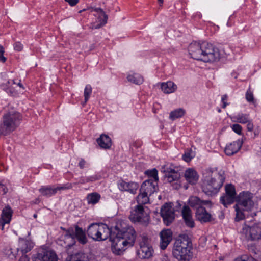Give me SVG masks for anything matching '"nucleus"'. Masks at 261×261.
<instances>
[{"instance_id": "nucleus-1", "label": "nucleus", "mask_w": 261, "mask_h": 261, "mask_svg": "<svg viewBox=\"0 0 261 261\" xmlns=\"http://www.w3.org/2000/svg\"><path fill=\"white\" fill-rule=\"evenodd\" d=\"M136 238V233L132 226L124 222L116 223L111 228V241L112 250L116 255L121 254L126 246H133Z\"/></svg>"}, {"instance_id": "nucleus-2", "label": "nucleus", "mask_w": 261, "mask_h": 261, "mask_svg": "<svg viewBox=\"0 0 261 261\" xmlns=\"http://www.w3.org/2000/svg\"><path fill=\"white\" fill-rule=\"evenodd\" d=\"M203 178L202 190L210 195L216 194L219 191L225 179L224 172H218L212 169L204 171Z\"/></svg>"}, {"instance_id": "nucleus-3", "label": "nucleus", "mask_w": 261, "mask_h": 261, "mask_svg": "<svg viewBox=\"0 0 261 261\" xmlns=\"http://www.w3.org/2000/svg\"><path fill=\"white\" fill-rule=\"evenodd\" d=\"M22 120L21 114L15 111L7 112L3 117V122L0 124V136H7L14 131Z\"/></svg>"}, {"instance_id": "nucleus-4", "label": "nucleus", "mask_w": 261, "mask_h": 261, "mask_svg": "<svg viewBox=\"0 0 261 261\" xmlns=\"http://www.w3.org/2000/svg\"><path fill=\"white\" fill-rule=\"evenodd\" d=\"M88 237L97 241H104L110 237L111 240V229L105 224H91L88 228Z\"/></svg>"}, {"instance_id": "nucleus-5", "label": "nucleus", "mask_w": 261, "mask_h": 261, "mask_svg": "<svg viewBox=\"0 0 261 261\" xmlns=\"http://www.w3.org/2000/svg\"><path fill=\"white\" fill-rule=\"evenodd\" d=\"M201 61L205 62H215L219 60V49L207 42H202Z\"/></svg>"}, {"instance_id": "nucleus-6", "label": "nucleus", "mask_w": 261, "mask_h": 261, "mask_svg": "<svg viewBox=\"0 0 261 261\" xmlns=\"http://www.w3.org/2000/svg\"><path fill=\"white\" fill-rule=\"evenodd\" d=\"M129 219L132 222H139L143 225L147 226L149 223L150 217L143 205H137L132 212Z\"/></svg>"}, {"instance_id": "nucleus-7", "label": "nucleus", "mask_w": 261, "mask_h": 261, "mask_svg": "<svg viewBox=\"0 0 261 261\" xmlns=\"http://www.w3.org/2000/svg\"><path fill=\"white\" fill-rule=\"evenodd\" d=\"M241 234L248 241H258L261 239V224H255L252 226L245 225Z\"/></svg>"}, {"instance_id": "nucleus-8", "label": "nucleus", "mask_w": 261, "mask_h": 261, "mask_svg": "<svg viewBox=\"0 0 261 261\" xmlns=\"http://www.w3.org/2000/svg\"><path fill=\"white\" fill-rule=\"evenodd\" d=\"M252 198L251 193L243 191L239 194L236 204L243 207V210L250 211L254 206Z\"/></svg>"}, {"instance_id": "nucleus-9", "label": "nucleus", "mask_w": 261, "mask_h": 261, "mask_svg": "<svg viewBox=\"0 0 261 261\" xmlns=\"http://www.w3.org/2000/svg\"><path fill=\"white\" fill-rule=\"evenodd\" d=\"M66 236L72 239H76L78 242L82 244H85L88 242L85 232L77 225H74L66 231Z\"/></svg>"}, {"instance_id": "nucleus-10", "label": "nucleus", "mask_w": 261, "mask_h": 261, "mask_svg": "<svg viewBox=\"0 0 261 261\" xmlns=\"http://www.w3.org/2000/svg\"><path fill=\"white\" fill-rule=\"evenodd\" d=\"M161 216L167 226L170 225L175 219L174 209L171 203H165L161 208Z\"/></svg>"}, {"instance_id": "nucleus-11", "label": "nucleus", "mask_w": 261, "mask_h": 261, "mask_svg": "<svg viewBox=\"0 0 261 261\" xmlns=\"http://www.w3.org/2000/svg\"><path fill=\"white\" fill-rule=\"evenodd\" d=\"M161 171L165 173V177L169 182L177 181L180 177V173L171 165L167 164L162 166Z\"/></svg>"}, {"instance_id": "nucleus-12", "label": "nucleus", "mask_w": 261, "mask_h": 261, "mask_svg": "<svg viewBox=\"0 0 261 261\" xmlns=\"http://www.w3.org/2000/svg\"><path fill=\"white\" fill-rule=\"evenodd\" d=\"M86 10H91V11H95L99 15L97 19L98 23L96 25H93L91 27L92 29H97L101 27L102 26L105 25L108 20V15L106 14V13L103 11V10L100 8H95V7H89L87 9H84L82 10H80L79 13H81L83 11H85Z\"/></svg>"}, {"instance_id": "nucleus-13", "label": "nucleus", "mask_w": 261, "mask_h": 261, "mask_svg": "<svg viewBox=\"0 0 261 261\" xmlns=\"http://www.w3.org/2000/svg\"><path fill=\"white\" fill-rule=\"evenodd\" d=\"M190 249L173 248L172 254L178 261H190L192 257V252Z\"/></svg>"}, {"instance_id": "nucleus-14", "label": "nucleus", "mask_w": 261, "mask_h": 261, "mask_svg": "<svg viewBox=\"0 0 261 261\" xmlns=\"http://www.w3.org/2000/svg\"><path fill=\"white\" fill-rule=\"evenodd\" d=\"M158 190V182L149 179L144 181L141 185L140 191H142L147 193L149 195H151L153 193Z\"/></svg>"}, {"instance_id": "nucleus-15", "label": "nucleus", "mask_w": 261, "mask_h": 261, "mask_svg": "<svg viewBox=\"0 0 261 261\" xmlns=\"http://www.w3.org/2000/svg\"><path fill=\"white\" fill-rule=\"evenodd\" d=\"M173 248L192 249V242L187 234H181L175 240Z\"/></svg>"}, {"instance_id": "nucleus-16", "label": "nucleus", "mask_w": 261, "mask_h": 261, "mask_svg": "<svg viewBox=\"0 0 261 261\" xmlns=\"http://www.w3.org/2000/svg\"><path fill=\"white\" fill-rule=\"evenodd\" d=\"M191 57L197 60H201L202 43L194 42L191 43L188 47Z\"/></svg>"}, {"instance_id": "nucleus-17", "label": "nucleus", "mask_w": 261, "mask_h": 261, "mask_svg": "<svg viewBox=\"0 0 261 261\" xmlns=\"http://www.w3.org/2000/svg\"><path fill=\"white\" fill-rule=\"evenodd\" d=\"M195 217L201 223L210 222L214 220L211 214L207 212L204 207H200L196 211Z\"/></svg>"}, {"instance_id": "nucleus-18", "label": "nucleus", "mask_w": 261, "mask_h": 261, "mask_svg": "<svg viewBox=\"0 0 261 261\" xmlns=\"http://www.w3.org/2000/svg\"><path fill=\"white\" fill-rule=\"evenodd\" d=\"M118 188L120 190L126 191L132 194H135L139 188V184L134 181L126 182L124 180L121 181L118 184Z\"/></svg>"}, {"instance_id": "nucleus-19", "label": "nucleus", "mask_w": 261, "mask_h": 261, "mask_svg": "<svg viewBox=\"0 0 261 261\" xmlns=\"http://www.w3.org/2000/svg\"><path fill=\"white\" fill-rule=\"evenodd\" d=\"M153 250L146 242L145 239L140 243L139 254L142 258H149L152 255Z\"/></svg>"}, {"instance_id": "nucleus-20", "label": "nucleus", "mask_w": 261, "mask_h": 261, "mask_svg": "<svg viewBox=\"0 0 261 261\" xmlns=\"http://www.w3.org/2000/svg\"><path fill=\"white\" fill-rule=\"evenodd\" d=\"M34 261H58V259L54 251L43 250L37 254Z\"/></svg>"}, {"instance_id": "nucleus-21", "label": "nucleus", "mask_w": 261, "mask_h": 261, "mask_svg": "<svg viewBox=\"0 0 261 261\" xmlns=\"http://www.w3.org/2000/svg\"><path fill=\"white\" fill-rule=\"evenodd\" d=\"M160 247L162 250L165 249L172 239V232L169 229H164L160 233Z\"/></svg>"}, {"instance_id": "nucleus-22", "label": "nucleus", "mask_w": 261, "mask_h": 261, "mask_svg": "<svg viewBox=\"0 0 261 261\" xmlns=\"http://www.w3.org/2000/svg\"><path fill=\"white\" fill-rule=\"evenodd\" d=\"M182 216L186 225L190 228L194 227V222L192 216V212L188 206L185 205L181 211Z\"/></svg>"}, {"instance_id": "nucleus-23", "label": "nucleus", "mask_w": 261, "mask_h": 261, "mask_svg": "<svg viewBox=\"0 0 261 261\" xmlns=\"http://www.w3.org/2000/svg\"><path fill=\"white\" fill-rule=\"evenodd\" d=\"M13 211L9 206L5 207L2 211L0 219L1 229L3 230L4 225L9 224L11 220Z\"/></svg>"}, {"instance_id": "nucleus-24", "label": "nucleus", "mask_w": 261, "mask_h": 261, "mask_svg": "<svg viewBox=\"0 0 261 261\" xmlns=\"http://www.w3.org/2000/svg\"><path fill=\"white\" fill-rule=\"evenodd\" d=\"M189 205L197 210L200 207H203V205H212V202L210 200H202L196 196H191L189 199Z\"/></svg>"}, {"instance_id": "nucleus-25", "label": "nucleus", "mask_w": 261, "mask_h": 261, "mask_svg": "<svg viewBox=\"0 0 261 261\" xmlns=\"http://www.w3.org/2000/svg\"><path fill=\"white\" fill-rule=\"evenodd\" d=\"M242 142L239 140L227 145L225 148V152L227 155H232L237 153L241 148Z\"/></svg>"}, {"instance_id": "nucleus-26", "label": "nucleus", "mask_w": 261, "mask_h": 261, "mask_svg": "<svg viewBox=\"0 0 261 261\" xmlns=\"http://www.w3.org/2000/svg\"><path fill=\"white\" fill-rule=\"evenodd\" d=\"M33 247V243L31 241L22 239L19 241V248L17 250L21 252L22 254H24L30 251Z\"/></svg>"}, {"instance_id": "nucleus-27", "label": "nucleus", "mask_w": 261, "mask_h": 261, "mask_svg": "<svg viewBox=\"0 0 261 261\" xmlns=\"http://www.w3.org/2000/svg\"><path fill=\"white\" fill-rule=\"evenodd\" d=\"M97 142L100 147L104 149H109L112 145L110 138L107 135L102 134L97 139Z\"/></svg>"}, {"instance_id": "nucleus-28", "label": "nucleus", "mask_w": 261, "mask_h": 261, "mask_svg": "<svg viewBox=\"0 0 261 261\" xmlns=\"http://www.w3.org/2000/svg\"><path fill=\"white\" fill-rule=\"evenodd\" d=\"M161 88L162 91L166 94H170L174 92L177 89V86L172 81L166 83H162Z\"/></svg>"}, {"instance_id": "nucleus-29", "label": "nucleus", "mask_w": 261, "mask_h": 261, "mask_svg": "<svg viewBox=\"0 0 261 261\" xmlns=\"http://www.w3.org/2000/svg\"><path fill=\"white\" fill-rule=\"evenodd\" d=\"M185 177L187 181L191 184H195L198 179L197 172L193 169H188L185 173Z\"/></svg>"}, {"instance_id": "nucleus-30", "label": "nucleus", "mask_w": 261, "mask_h": 261, "mask_svg": "<svg viewBox=\"0 0 261 261\" xmlns=\"http://www.w3.org/2000/svg\"><path fill=\"white\" fill-rule=\"evenodd\" d=\"M65 261H89V259L85 254L77 252L69 255Z\"/></svg>"}, {"instance_id": "nucleus-31", "label": "nucleus", "mask_w": 261, "mask_h": 261, "mask_svg": "<svg viewBox=\"0 0 261 261\" xmlns=\"http://www.w3.org/2000/svg\"><path fill=\"white\" fill-rule=\"evenodd\" d=\"M147 193L140 191L139 194L136 197V200L138 203V205H143L149 202V196Z\"/></svg>"}, {"instance_id": "nucleus-32", "label": "nucleus", "mask_w": 261, "mask_h": 261, "mask_svg": "<svg viewBox=\"0 0 261 261\" xmlns=\"http://www.w3.org/2000/svg\"><path fill=\"white\" fill-rule=\"evenodd\" d=\"M39 192L42 195L47 197H50L57 193L56 188H52L51 187L42 186L39 189Z\"/></svg>"}, {"instance_id": "nucleus-33", "label": "nucleus", "mask_w": 261, "mask_h": 261, "mask_svg": "<svg viewBox=\"0 0 261 261\" xmlns=\"http://www.w3.org/2000/svg\"><path fill=\"white\" fill-rule=\"evenodd\" d=\"M127 78L129 82L138 85L141 84L144 81L143 77L141 75L137 73L128 75Z\"/></svg>"}, {"instance_id": "nucleus-34", "label": "nucleus", "mask_w": 261, "mask_h": 261, "mask_svg": "<svg viewBox=\"0 0 261 261\" xmlns=\"http://www.w3.org/2000/svg\"><path fill=\"white\" fill-rule=\"evenodd\" d=\"M235 198L236 197H234L225 194L221 197L220 200L223 205L225 207H227L228 205L232 204L234 202Z\"/></svg>"}, {"instance_id": "nucleus-35", "label": "nucleus", "mask_w": 261, "mask_h": 261, "mask_svg": "<svg viewBox=\"0 0 261 261\" xmlns=\"http://www.w3.org/2000/svg\"><path fill=\"white\" fill-rule=\"evenodd\" d=\"M185 114V110L182 108L176 109L170 113L169 118L172 120H174L178 118L181 117Z\"/></svg>"}, {"instance_id": "nucleus-36", "label": "nucleus", "mask_w": 261, "mask_h": 261, "mask_svg": "<svg viewBox=\"0 0 261 261\" xmlns=\"http://www.w3.org/2000/svg\"><path fill=\"white\" fill-rule=\"evenodd\" d=\"M8 87L6 90L7 93H10L12 95H15L17 93L16 89L17 83L14 80H10L8 82Z\"/></svg>"}, {"instance_id": "nucleus-37", "label": "nucleus", "mask_w": 261, "mask_h": 261, "mask_svg": "<svg viewBox=\"0 0 261 261\" xmlns=\"http://www.w3.org/2000/svg\"><path fill=\"white\" fill-rule=\"evenodd\" d=\"M234 208L236 212L235 218L236 221H239L244 219L245 218V215L243 212V211H244L243 210V207L237 204H235L234 206Z\"/></svg>"}, {"instance_id": "nucleus-38", "label": "nucleus", "mask_w": 261, "mask_h": 261, "mask_svg": "<svg viewBox=\"0 0 261 261\" xmlns=\"http://www.w3.org/2000/svg\"><path fill=\"white\" fill-rule=\"evenodd\" d=\"M100 198L99 194L96 193H93L88 194L87 199L89 203L95 204L98 202Z\"/></svg>"}, {"instance_id": "nucleus-39", "label": "nucleus", "mask_w": 261, "mask_h": 261, "mask_svg": "<svg viewBox=\"0 0 261 261\" xmlns=\"http://www.w3.org/2000/svg\"><path fill=\"white\" fill-rule=\"evenodd\" d=\"M236 121L240 123H247L249 121V115L244 114H239L234 117Z\"/></svg>"}, {"instance_id": "nucleus-40", "label": "nucleus", "mask_w": 261, "mask_h": 261, "mask_svg": "<svg viewBox=\"0 0 261 261\" xmlns=\"http://www.w3.org/2000/svg\"><path fill=\"white\" fill-rule=\"evenodd\" d=\"M225 194H227V195H230L233 197H236V192L235 187L233 185L231 184H227L225 186Z\"/></svg>"}, {"instance_id": "nucleus-41", "label": "nucleus", "mask_w": 261, "mask_h": 261, "mask_svg": "<svg viewBox=\"0 0 261 261\" xmlns=\"http://www.w3.org/2000/svg\"><path fill=\"white\" fill-rule=\"evenodd\" d=\"M146 175L149 177H151L153 181H155L156 182H158L159 177L158 176V170L154 168L152 170H147L145 172Z\"/></svg>"}, {"instance_id": "nucleus-42", "label": "nucleus", "mask_w": 261, "mask_h": 261, "mask_svg": "<svg viewBox=\"0 0 261 261\" xmlns=\"http://www.w3.org/2000/svg\"><path fill=\"white\" fill-rule=\"evenodd\" d=\"M92 92V88L90 85H87L86 86L85 90H84V99L85 102L84 103H86V102L89 99L90 94Z\"/></svg>"}, {"instance_id": "nucleus-43", "label": "nucleus", "mask_w": 261, "mask_h": 261, "mask_svg": "<svg viewBox=\"0 0 261 261\" xmlns=\"http://www.w3.org/2000/svg\"><path fill=\"white\" fill-rule=\"evenodd\" d=\"M72 188V184L71 183H67L65 185H63L61 186H58L57 187H56V192H57L58 191H61V190H66L68 189H70Z\"/></svg>"}, {"instance_id": "nucleus-44", "label": "nucleus", "mask_w": 261, "mask_h": 261, "mask_svg": "<svg viewBox=\"0 0 261 261\" xmlns=\"http://www.w3.org/2000/svg\"><path fill=\"white\" fill-rule=\"evenodd\" d=\"M232 130L239 135H241L242 133V128L241 126L238 124H233L231 126Z\"/></svg>"}, {"instance_id": "nucleus-45", "label": "nucleus", "mask_w": 261, "mask_h": 261, "mask_svg": "<svg viewBox=\"0 0 261 261\" xmlns=\"http://www.w3.org/2000/svg\"><path fill=\"white\" fill-rule=\"evenodd\" d=\"M246 99L249 102H254V97L250 90H248L246 93Z\"/></svg>"}, {"instance_id": "nucleus-46", "label": "nucleus", "mask_w": 261, "mask_h": 261, "mask_svg": "<svg viewBox=\"0 0 261 261\" xmlns=\"http://www.w3.org/2000/svg\"><path fill=\"white\" fill-rule=\"evenodd\" d=\"M4 47L0 45V62L2 63L5 62L6 61V58L4 56Z\"/></svg>"}, {"instance_id": "nucleus-47", "label": "nucleus", "mask_w": 261, "mask_h": 261, "mask_svg": "<svg viewBox=\"0 0 261 261\" xmlns=\"http://www.w3.org/2000/svg\"><path fill=\"white\" fill-rule=\"evenodd\" d=\"M14 48L15 50L20 51L23 48V45L20 42H17L14 44Z\"/></svg>"}, {"instance_id": "nucleus-48", "label": "nucleus", "mask_w": 261, "mask_h": 261, "mask_svg": "<svg viewBox=\"0 0 261 261\" xmlns=\"http://www.w3.org/2000/svg\"><path fill=\"white\" fill-rule=\"evenodd\" d=\"M192 158L193 157L191 156L190 152L185 153L182 155V159L187 162H190Z\"/></svg>"}, {"instance_id": "nucleus-49", "label": "nucleus", "mask_w": 261, "mask_h": 261, "mask_svg": "<svg viewBox=\"0 0 261 261\" xmlns=\"http://www.w3.org/2000/svg\"><path fill=\"white\" fill-rule=\"evenodd\" d=\"M228 99V96L227 95H224L222 96L221 101L223 103L222 108L224 109L228 105V103L227 102Z\"/></svg>"}, {"instance_id": "nucleus-50", "label": "nucleus", "mask_w": 261, "mask_h": 261, "mask_svg": "<svg viewBox=\"0 0 261 261\" xmlns=\"http://www.w3.org/2000/svg\"><path fill=\"white\" fill-rule=\"evenodd\" d=\"M68 3L71 6H75L79 2V0H64Z\"/></svg>"}, {"instance_id": "nucleus-51", "label": "nucleus", "mask_w": 261, "mask_h": 261, "mask_svg": "<svg viewBox=\"0 0 261 261\" xmlns=\"http://www.w3.org/2000/svg\"><path fill=\"white\" fill-rule=\"evenodd\" d=\"M247 128L248 131L251 132L253 129V123L249 120V121L247 123Z\"/></svg>"}, {"instance_id": "nucleus-52", "label": "nucleus", "mask_w": 261, "mask_h": 261, "mask_svg": "<svg viewBox=\"0 0 261 261\" xmlns=\"http://www.w3.org/2000/svg\"><path fill=\"white\" fill-rule=\"evenodd\" d=\"M249 258L246 256H242L241 257L236 258L234 261H248V259Z\"/></svg>"}, {"instance_id": "nucleus-53", "label": "nucleus", "mask_w": 261, "mask_h": 261, "mask_svg": "<svg viewBox=\"0 0 261 261\" xmlns=\"http://www.w3.org/2000/svg\"><path fill=\"white\" fill-rule=\"evenodd\" d=\"M87 181H89V182L94 181H95V180H97L98 179V178L97 175L87 177Z\"/></svg>"}, {"instance_id": "nucleus-54", "label": "nucleus", "mask_w": 261, "mask_h": 261, "mask_svg": "<svg viewBox=\"0 0 261 261\" xmlns=\"http://www.w3.org/2000/svg\"><path fill=\"white\" fill-rule=\"evenodd\" d=\"M85 163H86L84 159H81L79 163V165L80 168H81V169L84 168Z\"/></svg>"}, {"instance_id": "nucleus-55", "label": "nucleus", "mask_w": 261, "mask_h": 261, "mask_svg": "<svg viewBox=\"0 0 261 261\" xmlns=\"http://www.w3.org/2000/svg\"><path fill=\"white\" fill-rule=\"evenodd\" d=\"M19 261H30V259L27 255L22 254L20 258L19 259Z\"/></svg>"}, {"instance_id": "nucleus-56", "label": "nucleus", "mask_w": 261, "mask_h": 261, "mask_svg": "<svg viewBox=\"0 0 261 261\" xmlns=\"http://www.w3.org/2000/svg\"><path fill=\"white\" fill-rule=\"evenodd\" d=\"M87 178H84V179H80L79 183L83 184L85 183L89 182V181H87Z\"/></svg>"}, {"instance_id": "nucleus-57", "label": "nucleus", "mask_w": 261, "mask_h": 261, "mask_svg": "<svg viewBox=\"0 0 261 261\" xmlns=\"http://www.w3.org/2000/svg\"><path fill=\"white\" fill-rule=\"evenodd\" d=\"M19 86L20 88L24 89V87L22 84L21 83L20 81L19 80V82L17 83L16 87Z\"/></svg>"}, {"instance_id": "nucleus-58", "label": "nucleus", "mask_w": 261, "mask_h": 261, "mask_svg": "<svg viewBox=\"0 0 261 261\" xmlns=\"http://www.w3.org/2000/svg\"><path fill=\"white\" fill-rule=\"evenodd\" d=\"M61 229H62L63 230H64V231H65L66 233L65 234V236L66 237H67V236H66V231L68 230V229H65V228L63 227H61L60 228Z\"/></svg>"}, {"instance_id": "nucleus-59", "label": "nucleus", "mask_w": 261, "mask_h": 261, "mask_svg": "<svg viewBox=\"0 0 261 261\" xmlns=\"http://www.w3.org/2000/svg\"><path fill=\"white\" fill-rule=\"evenodd\" d=\"M158 2L159 3L160 6H161L163 4L164 0H158Z\"/></svg>"}, {"instance_id": "nucleus-60", "label": "nucleus", "mask_w": 261, "mask_h": 261, "mask_svg": "<svg viewBox=\"0 0 261 261\" xmlns=\"http://www.w3.org/2000/svg\"><path fill=\"white\" fill-rule=\"evenodd\" d=\"M248 261H257V260L255 259H254L252 257H251L249 259H248Z\"/></svg>"}, {"instance_id": "nucleus-61", "label": "nucleus", "mask_w": 261, "mask_h": 261, "mask_svg": "<svg viewBox=\"0 0 261 261\" xmlns=\"http://www.w3.org/2000/svg\"><path fill=\"white\" fill-rule=\"evenodd\" d=\"M33 217L35 218H36L37 217V215L36 214H34V215H33Z\"/></svg>"}, {"instance_id": "nucleus-62", "label": "nucleus", "mask_w": 261, "mask_h": 261, "mask_svg": "<svg viewBox=\"0 0 261 261\" xmlns=\"http://www.w3.org/2000/svg\"><path fill=\"white\" fill-rule=\"evenodd\" d=\"M218 111L219 113H220L221 112V110L220 109H218Z\"/></svg>"}]
</instances>
